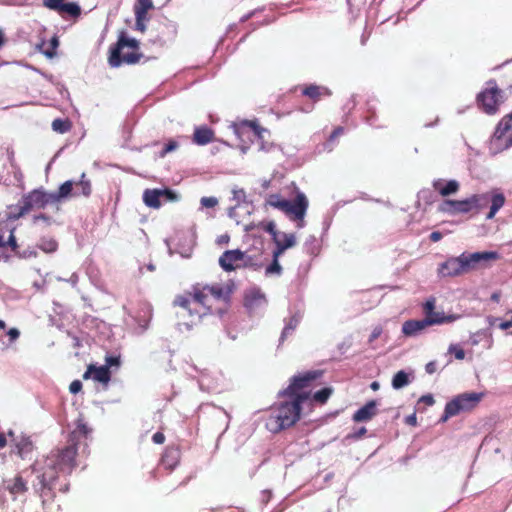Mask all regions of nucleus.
Masks as SVG:
<instances>
[{
	"mask_svg": "<svg viewBox=\"0 0 512 512\" xmlns=\"http://www.w3.org/2000/svg\"><path fill=\"white\" fill-rule=\"evenodd\" d=\"M90 433L91 429L82 419H78L75 429L69 434L67 445L53 449L46 457L44 470L37 477L38 483L34 485L43 502L55 497L53 490L58 474H71L77 466L78 450L86 453Z\"/></svg>",
	"mask_w": 512,
	"mask_h": 512,
	"instance_id": "obj_1",
	"label": "nucleus"
},
{
	"mask_svg": "<svg viewBox=\"0 0 512 512\" xmlns=\"http://www.w3.org/2000/svg\"><path fill=\"white\" fill-rule=\"evenodd\" d=\"M233 290V282L212 285L197 283L191 287V290L177 295L173 300V306L183 309L182 317H187L184 325L191 329L198 325L204 316L212 313L214 302L228 305Z\"/></svg>",
	"mask_w": 512,
	"mask_h": 512,
	"instance_id": "obj_2",
	"label": "nucleus"
},
{
	"mask_svg": "<svg viewBox=\"0 0 512 512\" xmlns=\"http://www.w3.org/2000/svg\"><path fill=\"white\" fill-rule=\"evenodd\" d=\"M498 259H500V255L496 251L463 253L458 257H451L441 263L438 268V274L442 277H454L475 269L482 261H495Z\"/></svg>",
	"mask_w": 512,
	"mask_h": 512,
	"instance_id": "obj_3",
	"label": "nucleus"
},
{
	"mask_svg": "<svg viewBox=\"0 0 512 512\" xmlns=\"http://www.w3.org/2000/svg\"><path fill=\"white\" fill-rule=\"evenodd\" d=\"M142 57L140 42L130 38L125 31H121L117 42L109 48L108 62L111 67H119L122 64L133 65Z\"/></svg>",
	"mask_w": 512,
	"mask_h": 512,
	"instance_id": "obj_4",
	"label": "nucleus"
},
{
	"mask_svg": "<svg viewBox=\"0 0 512 512\" xmlns=\"http://www.w3.org/2000/svg\"><path fill=\"white\" fill-rule=\"evenodd\" d=\"M302 404L305 403L296 398H289L288 401L280 403L272 409L267 427L277 432L293 426L300 419Z\"/></svg>",
	"mask_w": 512,
	"mask_h": 512,
	"instance_id": "obj_5",
	"label": "nucleus"
},
{
	"mask_svg": "<svg viewBox=\"0 0 512 512\" xmlns=\"http://www.w3.org/2000/svg\"><path fill=\"white\" fill-rule=\"evenodd\" d=\"M265 204L281 210L291 220L298 221V227H303L308 209V200L305 194L298 193L293 201L283 199L279 194H271L267 197Z\"/></svg>",
	"mask_w": 512,
	"mask_h": 512,
	"instance_id": "obj_6",
	"label": "nucleus"
},
{
	"mask_svg": "<svg viewBox=\"0 0 512 512\" xmlns=\"http://www.w3.org/2000/svg\"><path fill=\"white\" fill-rule=\"evenodd\" d=\"M323 375L321 370H312L294 376L289 386L282 392L288 398H296L306 403L309 399L310 388Z\"/></svg>",
	"mask_w": 512,
	"mask_h": 512,
	"instance_id": "obj_7",
	"label": "nucleus"
},
{
	"mask_svg": "<svg viewBox=\"0 0 512 512\" xmlns=\"http://www.w3.org/2000/svg\"><path fill=\"white\" fill-rule=\"evenodd\" d=\"M512 147V112L505 115L496 125L495 131L488 141L491 155L500 154Z\"/></svg>",
	"mask_w": 512,
	"mask_h": 512,
	"instance_id": "obj_8",
	"label": "nucleus"
},
{
	"mask_svg": "<svg viewBox=\"0 0 512 512\" xmlns=\"http://www.w3.org/2000/svg\"><path fill=\"white\" fill-rule=\"evenodd\" d=\"M503 102V90L499 88L498 82L495 79L487 81L485 87L476 97L477 106L488 115L496 114Z\"/></svg>",
	"mask_w": 512,
	"mask_h": 512,
	"instance_id": "obj_9",
	"label": "nucleus"
},
{
	"mask_svg": "<svg viewBox=\"0 0 512 512\" xmlns=\"http://www.w3.org/2000/svg\"><path fill=\"white\" fill-rule=\"evenodd\" d=\"M482 398V393L472 392L459 394L446 404L442 421H446L461 412L471 411L480 403Z\"/></svg>",
	"mask_w": 512,
	"mask_h": 512,
	"instance_id": "obj_10",
	"label": "nucleus"
},
{
	"mask_svg": "<svg viewBox=\"0 0 512 512\" xmlns=\"http://www.w3.org/2000/svg\"><path fill=\"white\" fill-rule=\"evenodd\" d=\"M51 193L41 189H34L24 195L17 204L18 212L14 215L15 219L23 217L33 209L45 208L48 204H53Z\"/></svg>",
	"mask_w": 512,
	"mask_h": 512,
	"instance_id": "obj_11",
	"label": "nucleus"
},
{
	"mask_svg": "<svg viewBox=\"0 0 512 512\" xmlns=\"http://www.w3.org/2000/svg\"><path fill=\"white\" fill-rule=\"evenodd\" d=\"M487 203V195L475 194L465 200H446L440 206V210L449 214L469 213L473 210L478 212Z\"/></svg>",
	"mask_w": 512,
	"mask_h": 512,
	"instance_id": "obj_12",
	"label": "nucleus"
},
{
	"mask_svg": "<svg viewBox=\"0 0 512 512\" xmlns=\"http://www.w3.org/2000/svg\"><path fill=\"white\" fill-rule=\"evenodd\" d=\"M249 262L250 257L239 249L227 250L219 258V265L226 272L245 268L249 265Z\"/></svg>",
	"mask_w": 512,
	"mask_h": 512,
	"instance_id": "obj_13",
	"label": "nucleus"
},
{
	"mask_svg": "<svg viewBox=\"0 0 512 512\" xmlns=\"http://www.w3.org/2000/svg\"><path fill=\"white\" fill-rule=\"evenodd\" d=\"M178 200V195L171 189H146L143 192L144 204L152 209H159L164 202H175Z\"/></svg>",
	"mask_w": 512,
	"mask_h": 512,
	"instance_id": "obj_14",
	"label": "nucleus"
},
{
	"mask_svg": "<svg viewBox=\"0 0 512 512\" xmlns=\"http://www.w3.org/2000/svg\"><path fill=\"white\" fill-rule=\"evenodd\" d=\"M43 6L57 12L63 18L66 16L78 18L82 11L78 3L66 0H43Z\"/></svg>",
	"mask_w": 512,
	"mask_h": 512,
	"instance_id": "obj_15",
	"label": "nucleus"
},
{
	"mask_svg": "<svg viewBox=\"0 0 512 512\" xmlns=\"http://www.w3.org/2000/svg\"><path fill=\"white\" fill-rule=\"evenodd\" d=\"M273 242L275 244L273 251L275 257H281L285 250L296 245V236L293 233H279L278 236L273 239Z\"/></svg>",
	"mask_w": 512,
	"mask_h": 512,
	"instance_id": "obj_16",
	"label": "nucleus"
},
{
	"mask_svg": "<svg viewBox=\"0 0 512 512\" xmlns=\"http://www.w3.org/2000/svg\"><path fill=\"white\" fill-rule=\"evenodd\" d=\"M377 414V401L370 400L352 416L354 422L370 421Z\"/></svg>",
	"mask_w": 512,
	"mask_h": 512,
	"instance_id": "obj_17",
	"label": "nucleus"
},
{
	"mask_svg": "<svg viewBox=\"0 0 512 512\" xmlns=\"http://www.w3.org/2000/svg\"><path fill=\"white\" fill-rule=\"evenodd\" d=\"M266 303L265 295L260 289L253 288L244 295V305L249 310H254Z\"/></svg>",
	"mask_w": 512,
	"mask_h": 512,
	"instance_id": "obj_18",
	"label": "nucleus"
},
{
	"mask_svg": "<svg viewBox=\"0 0 512 512\" xmlns=\"http://www.w3.org/2000/svg\"><path fill=\"white\" fill-rule=\"evenodd\" d=\"M433 322H437V320H407L403 323L402 332L406 336H414L426 327L431 326Z\"/></svg>",
	"mask_w": 512,
	"mask_h": 512,
	"instance_id": "obj_19",
	"label": "nucleus"
},
{
	"mask_svg": "<svg viewBox=\"0 0 512 512\" xmlns=\"http://www.w3.org/2000/svg\"><path fill=\"white\" fill-rule=\"evenodd\" d=\"M214 139L215 132L206 125L196 127L192 138L193 142L200 146L207 145L213 142Z\"/></svg>",
	"mask_w": 512,
	"mask_h": 512,
	"instance_id": "obj_20",
	"label": "nucleus"
},
{
	"mask_svg": "<svg viewBox=\"0 0 512 512\" xmlns=\"http://www.w3.org/2000/svg\"><path fill=\"white\" fill-rule=\"evenodd\" d=\"M433 188L442 196L447 197L459 191L460 184L456 180L445 181L437 179L433 182Z\"/></svg>",
	"mask_w": 512,
	"mask_h": 512,
	"instance_id": "obj_21",
	"label": "nucleus"
},
{
	"mask_svg": "<svg viewBox=\"0 0 512 512\" xmlns=\"http://www.w3.org/2000/svg\"><path fill=\"white\" fill-rule=\"evenodd\" d=\"M251 131L254 137H261L263 129L257 124L256 121L244 120L235 125V133L238 137H242L247 131Z\"/></svg>",
	"mask_w": 512,
	"mask_h": 512,
	"instance_id": "obj_22",
	"label": "nucleus"
},
{
	"mask_svg": "<svg viewBox=\"0 0 512 512\" xmlns=\"http://www.w3.org/2000/svg\"><path fill=\"white\" fill-rule=\"evenodd\" d=\"M302 94L316 102L319 101L323 96H330L331 92L326 87L310 84L302 89Z\"/></svg>",
	"mask_w": 512,
	"mask_h": 512,
	"instance_id": "obj_23",
	"label": "nucleus"
},
{
	"mask_svg": "<svg viewBox=\"0 0 512 512\" xmlns=\"http://www.w3.org/2000/svg\"><path fill=\"white\" fill-rule=\"evenodd\" d=\"M152 319V307L149 304H141L137 314L135 315V320L138 323V326L142 330H146L149 326V323Z\"/></svg>",
	"mask_w": 512,
	"mask_h": 512,
	"instance_id": "obj_24",
	"label": "nucleus"
},
{
	"mask_svg": "<svg viewBox=\"0 0 512 512\" xmlns=\"http://www.w3.org/2000/svg\"><path fill=\"white\" fill-rule=\"evenodd\" d=\"M6 489L12 495L24 494L28 490L27 482L21 475H16L6 482Z\"/></svg>",
	"mask_w": 512,
	"mask_h": 512,
	"instance_id": "obj_25",
	"label": "nucleus"
},
{
	"mask_svg": "<svg viewBox=\"0 0 512 512\" xmlns=\"http://www.w3.org/2000/svg\"><path fill=\"white\" fill-rule=\"evenodd\" d=\"M74 191V182L71 180L65 181L63 184L60 185L57 192L51 193L53 202L57 203L62 201L63 199L74 197Z\"/></svg>",
	"mask_w": 512,
	"mask_h": 512,
	"instance_id": "obj_26",
	"label": "nucleus"
},
{
	"mask_svg": "<svg viewBox=\"0 0 512 512\" xmlns=\"http://www.w3.org/2000/svg\"><path fill=\"white\" fill-rule=\"evenodd\" d=\"M488 197V202H491L490 211L487 214V219H492L495 214L503 207L505 203V197L502 193H496V194H486Z\"/></svg>",
	"mask_w": 512,
	"mask_h": 512,
	"instance_id": "obj_27",
	"label": "nucleus"
},
{
	"mask_svg": "<svg viewBox=\"0 0 512 512\" xmlns=\"http://www.w3.org/2000/svg\"><path fill=\"white\" fill-rule=\"evenodd\" d=\"M74 194L73 196L79 197H89L92 192L91 182L86 179L85 173L81 175V179L78 182H74Z\"/></svg>",
	"mask_w": 512,
	"mask_h": 512,
	"instance_id": "obj_28",
	"label": "nucleus"
},
{
	"mask_svg": "<svg viewBox=\"0 0 512 512\" xmlns=\"http://www.w3.org/2000/svg\"><path fill=\"white\" fill-rule=\"evenodd\" d=\"M498 85L503 91L512 89V66L501 69Z\"/></svg>",
	"mask_w": 512,
	"mask_h": 512,
	"instance_id": "obj_29",
	"label": "nucleus"
},
{
	"mask_svg": "<svg viewBox=\"0 0 512 512\" xmlns=\"http://www.w3.org/2000/svg\"><path fill=\"white\" fill-rule=\"evenodd\" d=\"M111 379V371L108 366L97 367L94 365L93 380L107 385Z\"/></svg>",
	"mask_w": 512,
	"mask_h": 512,
	"instance_id": "obj_30",
	"label": "nucleus"
},
{
	"mask_svg": "<svg viewBox=\"0 0 512 512\" xmlns=\"http://www.w3.org/2000/svg\"><path fill=\"white\" fill-rule=\"evenodd\" d=\"M180 452L178 449L168 447L163 455V463L168 466L169 469H173L179 462Z\"/></svg>",
	"mask_w": 512,
	"mask_h": 512,
	"instance_id": "obj_31",
	"label": "nucleus"
},
{
	"mask_svg": "<svg viewBox=\"0 0 512 512\" xmlns=\"http://www.w3.org/2000/svg\"><path fill=\"white\" fill-rule=\"evenodd\" d=\"M33 448V443L28 438H22L16 443V453L21 459H26L32 453Z\"/></svg>",
	"mask_w": 512,
	"mask_h": 512,
	"instance_id": "obj_32",
	"label": "nucleus"
},
{
	"mask_svg": "<svg viewBox=\"0 0 512 512\" xmlns=\"http://www.w3.org/2000/svg\"><path fill=\"white\" fill-rule=\"evenodd\" d=\"M333 389L330 387H325L317 392H315L312 396L311 393H309V399L307 402L311 404L313 401L317 402L319 404H325L329 397L332 395Z\"/></svg>",
	"mask_w": 512,
	"mask_h": 512,
	"instance_id": "obj_33",
	"label": "nucleus"
},
{
	"mask_svg": "<svg viewBox=\"0 0 512 512\" xmlns=\"http://www.w3.org/2000/svg\"><path fill=\"white\" fill-rule=\"evenodd\" d=\"M45 42H43L41 45H39L40 51L47 57V58H53L56 55V50L59 46V39L57 36H53L49 42V45L47 48H45Z\"/></svg>",
	"mask_w": 512,
	"mask_h": 512,
	"instance_id": "obj_34",
	"label": "nucleus"
},
{
	"mask_svg": "<svg viewBox=\"0 0 512 512\" xmlns=\"http://www.w3.org/2000/svg\"><path fill=\"white\" fill-rule=\"evenodd\" d=\"M38 247L45 253H53L57 250L58 243L52 237H43L40 239Z\"/></svg>",
	"mask_w": 512,
	"mask_h": 512,
	"instance_id": "obj_35",
	"label": "nucleus"
},
{
	"mask_svg": "<svg viewBox=\"0 0 512 512\" xmlns=\"http://www.w3.org/2000/svg\"><path fill=\"white\" fill-rule=\"evenodd\" d=\"M152 0H136L134 5V13L148 15L149 10L153 9Z\"/></svg>",
	"mask_w": 512,
	"mask_h": 512,
	"instance_id": "obj_36",
	"label": "nucleus"
},
{
	"mask_svg": "<svg viewBox=\"0 0 512 512\" xmlns=\"http://www.w3.org/2000/svg\"><path fill=\"white\" fill-rule=\"evenodd\" d=\"M408 383H409L408 375L402 370L398 371L392 379V386L395 389L403 388Z\"/></svg>",
	"mask_w": 512,
	"mask_h": 512,
	"instance_id": "obj_37",
	"label": "nucleus"
},
{
	"mask_svg": "<svg viewBox=\"0 0 512 512\" xmlns=\"http://www.w3.org/2000/svg\"><path fill=\"white\" fill-rule=\"evenodd\" d=\"M52 128L59 133H65L70 129V123L67 120L55 119L52 122Z\"/></svg>",
	"mask_w": 512,
	"mask_h": 512,
	"instance_id": "obj_38",
	"label": "nucleus"
},
{
	"mask_svg": "<svg viewBox=\"0 0 512 512\" xmlns=\"http://www.w3.org/2000/svg\"><path fill=\"white\" fill-rule=\"evenodd\" d=\"M299 324V318L296 316H293L289 319L288 323L283 329L281 339L283 340L286 336H288L293 330L296 329V327Z\"/></svg>",
	"mask_w": 512,
	"mask_h": 512,
	"instance_id": "obj_39",
	"label": "nucleus"
},
{
	"mask_svg": "<svg viewBox=\"0 0 512 512\" xmlns=\"http://www.w3.org/2000/svg\"><path fill=\"white\" fill-rule=\"evenodd\" d=\"M279 258L280 257H275V253H273V261L266 268V274L267 275H270V274H278L279 275V274H281L282 267L279 264Z\"/></svg>",
	"mask_w": 512,
	"mask_h": 512,
	"instance_id": "obj_40",
	"label": "nucleus"
},
{
	"mask_svg": "<svg viewBox=\"0 0 512 512\" xmlns=\"http://www.w3.org/2000/svg\"><path fill=\"white\" fill-rule=\"evenodd\" d=\"M424 319L430 320V321H431V319L437 320V322L431 323V325H435V324H442L445 322H450L452 320V317L444 316L442 313L434 311L431 315H429L428 317H425Z\"/></svg>",
	"mask_w": 512,
	"mask_h": 512,
	"instance_id": "obj_41",
	"label": "nucleus"
},
{
	"mask_svg": "<svg viewBox=\"0 0 512 512\" xmlns=\"http://www.w3.org/2000/svg\"><path fill=\"white\" fill-rule=\"evenodd\" d=\"M135 19H136V22H135L136 30L143 33L146 30L145 21L148 20V16L145 14L135 13Z\"/></svg>",
	"mask_w": 512,
	"mask_h": 512,
	"instance_id": "obj_42",
	"label": "nucleus"
},
{
	"mask_svg": "<svg viewBox=\"0 0 512 512\" xmlns=\"http://www.w3.org/2000/svg\"><path fill=\"white\" fill-rule=\"evenodd\" d=\"M179 147V144L175 140H169L160 152V157H165L168 153L175 151Z\"/></svg>",
	"mask_w": 512,
	"mask_h": 512,
	"instance_id": "obj_43",
	"label": "nucleus"
},
{
	"mask_svg": "<svg viewBox=\"0 0 512 512\" xmlns=\"http://www.w3.org/2000/svg\"><path fill=\"white\" fill-rule=\"evenodd\" d=\"M262 228L272 236V240L280 233L276 230V225L273 221L262 224Z\"/></svg>",
	"mask_w": 512,
	"mask_h": 512,
	"instance_id": "obj_44",
	"label": "nucleus"
},
{
	"mask_svg": "<svg viewBox=\"0 0 512 512\" xmlns=\"http://www.w3.org/2000/svg\"><path fill=\"white\" fill-rule=\"evenodd\" d=\"M5 243H6V248H7V247H10V248H11V250H12L14 253L18 254V247H19V246H18V244H17V241H16V238H15V236H14V232H13V230L10 232V235H9V237H8V240H7Z\"/></svg>",
	"mask_w": 512,
	"mask_h": 512,
	"instance_id": "obj_45",
	"label": "nucleus"
},
{
	"mask_svg": "<svg viewBox=\"0 0 512 512\" xmlns=\"http://www.w3.org/2000/svg\"><path fill=\"white\" fill-rule=\"evenodd\" d=\"M449 352L454 353V356L458 360H463L465 358V351L456 345H451L449 347Z\"/></svg>",
	"mask_w": 512,
	"mask_h": 512,
	"instance_id": "obj_46",
	"label": "nucleus"
},
{
	"mask_svg": "<svg viewBox=\"0 0 512 512\" xmlns=\"http://www.w3.org/2000/svg\"><path fill=\"white\" fill-rule=\"evenodd\" d=\"M218 204V200L215 197H202L201 205L206 208H213Z\"/></svg>",
	"mask_w": 512,
	"mask_h": 512,
	"instance_id": "obj_47",
	"label": "nucleus"
},
{
	"mask_svg": "<svg viewBox=\"0 0 512 512\" xmlns=\"http://www.w3.org/2000/svg\"><path fill=\"white\" fill-rule=\"evenodd\" d=\"M366 433H367L366 428L365 427H361L357 431L353 432L352 434H349L347 436V438L358 440V439H361Z\"/></svg>",
	"mask_w": 512,
	"mask_h": 512,
	"instance_id": "obj_48",
	"label": "nucleus"
},
{
	"mask_svg": "<svg viewBox=\"0 0 512 512\" xmlns=\"http://www.w3.org/2000/svg\"><path fill=\"white\" fill-rule=\"evenodd\" d=\"M434 309H435V301L433 299L425 302L424 312H425L426 317L431 315L434 312Z\"/></svg>",
	"mask_w": 512,
	"mask_h": 512,
	"instance_id": "obj_49",
	"label": "nucleus"
},
{
	"mask_svg": "<svg viewBox=\"0 0 512 512\" xmlns=\"http://www.w3.org/2000/svg\"><path fill=\"white\" fill-rule=\"evenodd\" d=\"M81 390H82V383H81L80 380H74V381L71 382V384L69 386V391L72 394H77Z\"/></svg>",
	"mask_w": 512,
	"mask_h": 512,
	"instance_id": "obj_50",
	"label": "nucleus"
},
{
	"mask_svg": "<svg viewBox=\"0 0 512 512\" xmlns=\"http://www.w3.org/2000/svg\"><path fill=\"white\" fill-rule=\"evenodd\" d=\"M7 335L9 336L10 341L14 342L19 338L20 331L17 328H10L7 332Z\"/></svg>",
	"mask_w": 512,
	"mask_h": 512,
	"instance_id": "obj_51",
	"label": "nucleus"
},
{
	"mask_svg": "<svg viewBox=\"0 0 512 512\" xmlns=\"http://www.w3.org/2000/svg\"><path fill=\"white\" fill-rule=\"evenodd\" d=\"M382 334V328L380 326H377L373 329L370 337H369V342L372 343L373 341H375L378 337H380V335Z\"/></svg>",
	"mask_w": 512,
	"mask_h": 512,
	"instance_id": "obj_52",
	"label": "nucleus"
},
{
	"mask_svg": "<svg viewBox=\"0 0 512 512\" xmlns=\"http://www.w3.org/2000/svg\"><path fill=\"white\" fill-rule=\"evenodd\" d=\"M152 440L155 444H163L165 442V435L162 432H156L152 436Z\"/></svg>",
	"mask_w": 512,
	"mask_h": 512,
	"instance_id": "obj_53",
	"label": "nucleus"
},
{
	"mask_svg": "<svg viewBox=\"0 0 512 512\" xmlns=\"http://www.w3.org/2000/svg\"><path fill=\"white\" fill-rule=\"evenodd\" d=\"M425 370L428 374H433L437 370V364L435 361H430L426 364Z\"/></svg>",
	"mask_w": 512,
	"mask_h": 512,
	"instance_id": "obj_54",
	"label": "nucleus"
},
{
	"mask_svg": "<svg viewBox=\"0 0 512 512\" xmlns=\"http://www.w3.org/2000/svg\"><path fill=\"white\" fill-rule=\"evenodd\" d=\"M343 132H344L343 127L338 126V127H336V128L333 130V132L331 133V135H330L329 139H330L331 141H333L334 139H336L337 137H339L340 135H342V134H343Z\"/></svg>",
	"mask_w": 512,
	"mask_h": 512,
	"instance_id": "obj_55",
	"label": "nucleus"
},
{
	"mask_svg": "<svg viewBox=\"0 0 512 512\" xmlns=\"http://www.w3.org/2000/svg\"><path fill=\"white\" fill-rule=\"evenodd\" d=\"M498 327L501 330L509 331L512 328V318L510 320L500 322Z\"/></svg>",
	"mask_w": 512,
	"mask_h": 512,
	"instance_id": "obj_56",
	"label": "nucleus"
},
{
	"mask_svg": "<svg viewBox=\"0 0 512 512\" xmlns=\"http://www.w3.org/2000/svg\"><path fill=\"white\" fill-rule=\"evenodd\" d=\"M93 370H94V364L88 365L87 370L83 374V379L84 380H88L90 378L93 379Z\"/></svg>",
	"mask_w": 512,
	"mask_h": 512,
	"instance_id": "obj_57",
	"label": "nucleus"
},
{
	"mask_svg": "<svg viewBox=\"0 0 512 512\" xmlns=\"http://www.w3.org/2000/svg\"><path fill=\"white\" fill-rule=\"evenodd\" d=\"M39 220H43L47 224H50V222H51V218L49 216H47L46 214H39V215L34 216V218H33L34 223H36Z\"/></svg>",
	"mask_w": 512,
	"mask_h": 512,
	"instance_id": "obj_58",
	"label": "nucleus"
},
{
	"mask_svg": "<svg viewBox=\"0 0 512 512\" xmlns=\"http://www.w3.org/2000/svg\"><path fill=\"white\" fill-rule=\"evenodd\" d=\"M420 402L430 406L434 404V398L432 395H424L420 398Z\"/></svg>",
	"mask_w": 512,
	"mask_h": 512,
	"instance_id": "obj_59",
	"label": "nucleus"
},
{
	"mask_svg": "<svg viewBox=\"0 0 512 512\" xmlns=\"http://www.w3.org/2000/svg\"><path fill=\"white\" fill-rule=\"evenodd\" d=\"M429 239L432 242H438L442 239V233L439 231H434L430 234Z\"/></svg>",
	"mask_w": 512,
	"mask_h": 512,
	"instance_id": "obj_60",
	"label": "nucleus"
},
{
	"mask_svg": "<svg viewBox=\"0 0 512 512\" xmlns=\"http://www.w3.org/2000/svg\"><path fill=\"white\" fill-rule=\"evenodd\" d=\"M118 364H119L118 358L112 357V356L106 358V365L105 366H108L110 368V366L118 365Z\"/></svg>",
	"mask_w": 512,
	"mask_h": 512,
	"instance_id": "obj_61",
	"label": "nucleus"
},
{
	"mask_svg": "<svg viewBox=\"0 0 512 512\" xmlns=\"http://www.w3.org/2000/svg\"><path fill=\"white\" fill-rule=\"evenodd\" d=\"M406 423H407L408 425L415 426V425H416V423H417L416 415H415V414H412V415L408 416V417L406 418Z\"/></svg>",
	"mask_w": 512,
	"mask_h": 512,
	"instance_id": "obj_62",
	"label": "nucleus"
},
{
	"mask_svg": "<svg viewBox=\"0 0 512 512\" xmlns=\"http://www.w3.org/2000/svg\"><path fill=\"white\" fill-rule=\"evenodd\" d=\"M7 444L6 437L4 433L0 432V449L4 448Z\"/></svg>",
	"mask_w": 512,
	"mask_h": 512,
	"instance_id": "obj_63",
	"label": "nucleus"
},
{
	"mask_svg": "<svg viewBox=\"0 0 512 512\" xmlns=\"http://www.w3.org/2000/svg\"><path fill=\"white\" fill-rule=\"evenodd\" d=\"M491 300L494 301V302H499L500 300V294L499 293H493L491 295Z\"/></svg>",
	"mask_w": 512,
	"mask_h": 512,
	"instance_id": "obj_64",
	"label": "nucleus"
}]
</instances>
